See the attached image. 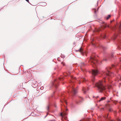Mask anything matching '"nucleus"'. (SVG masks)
I'll return each instance as SVG.
<instances>
[{
    "instance_id": "1",
    "label": "nucleus",
    "mask_w": 121,
    "mask_h": 121,
    "mask_svg": "<svg viewBox=\"0 0 121 121\" xmlns=\"http://www.w3.org/2000/svg\"><path fill=\"white\" fill-rule=\"evenodd\" d=\"M110 68H107L106 69L105 71L102 72L101 74L103 78V80L99 81L95 84L97 88L100 92H103L105 91L106 89L104 85L103 82H106V80H108L109 82H110V80L108 79L109 77H111L113 76V73H111L110 71Z\"/></svg>"
},
{
    "instance_id": "2",
    "label": "nucleus",
    "mask_w": 121,
    "mask_h": 121,
    "mask_svg": "<svg viewBox=\"0 0 121 121\" xmlns=\"http://www.w3.org/2000/svg\"><path fill=\"white\" fill-rule=\"evenodd\" d=\"M89 62L90 63H91L93 65V67L94 65L96 66L98 63V61L96 59L95 54L92 55L90 58V59L89 61Z\"/></svg>"
},
{
    "instance_id": "3",
    "label": "nucleus",
    "mask_w": 121,
    "mask_h": 121,
    "mask_svg": "<svg viewBox=\"0 0 121 121\" xmlns=\"http://www.w3.org/2000/svg\"><path fill=\"white\" fill-rule=\"evenodd\" d=\"M74 79L76 80L77 82L79 84L81 83V81H82L83 82H85L86 81V79L84 77H80L77 79L76 77L73 78Z\"/></svg>"
},
{
    "instance_id": "4",
    "label": "nucleus",
    "mask_w": 121,
    "mask_h": 121,
    "mask_svg": "<svg viewBox=\"0 0 121 121\" xmlns=\"http://www.w3.org/2000/svg\"><path fill=\"white\" fill-rule=\"evenodd\" d=\"M74 84L73 82L71 83V86H70V87L71 89V92L73 95L76 94L77 92V89L76 88H74L73 87V85Z\"/></svg>"
},
{
    "instance_id": "5",
    "label": "nucleus",
    "mask_w": 121,
    "mask_h": 121,
    "mask_svg": "<svg viewBox=\"0 0 121 121\" xmlns=\"http://www.w3.org/2000/svg\"><path fill=\"white\" fill-rule=\"evenodd\" d=\"M92 73L93 76H95L99 73L98 70L97 69H92Z\"/></svg>"
},
{
    "instance_id": "6",
    "label": "nucleus",
    "mask_w": 121,
    "mask_h": 121,
    "mask_svg": "<svg viewBox=\"0 0 121 121\" xmlns=\"http://www.w3.org/2000/svg\"><path fill=\"white\" fill-rule=\"evenodd\" d=\"M62 96L61 97V99L60 100V101L62 103L64 102H65L66 104H67V102H66V100H64V96H65V94H62Z\"/></svg>"
},
{
    "instance_id": "7",
    "label": "nucleus",
    "mask_w": 121,
    "mask_h": 121,
    "mask_svg": "<svg viewBox=\"0 0 121 121\" xmlns=\"http://www.w3.org/2000/svg\"><path fill=\"white\" fill-rule=\"evenodd\" d=\"M89 89L88 87L87 88L83 87L82 88V90L84 93H85L86 92V91L88 90Z\"/></svg>"
},
{
    "instance_id": "8",
    "label": "nucleus",
    "mask_w": 121,
    "mask_h": 121,
    "mask_svg": "<svg viewBox=\"0 0 121 121\" xmlns=\"http://www.w3.org/2000/svg\"><path fill=\"white\" fill-rule=\"evenodd\" d=\"M78 99V101H76V102L77 103L82 102L83 99V98L81 97H79Z\"/></svg>"
},
{
    "instance_id": "9",
    "label": "nucleus",
    "mask_w": 121,
    "mask_h": 121,
    "mask_svg": "<svg viewBox=\"0 0 121 121\" xmlns=\"http://www.w3.org/2000/svg\"><path fill=\"white\" fill-rule=\"evenodd\" d=\"M113 55L112 54L111 55V56H110V57H107V59H104V60H105L106 61L109 60H110V59H109V57H110H110H111V58L112 57H113Z\"/></svg>"
},
{
    "instance_id": "10",
    "label": "nucleus",
    "mask_w": 121,
    "mask_h": 121,
    "mask_svg": "<svg viewBox=\"0 0 121 121\" xmlns=\"http://www.w3.org/2000/svg\"><path fill=\"white\" fill-rule=\"evenodd\" d=\"M119 31H120V32H119V36L120 37H121V36L120 35V33L121 32V25H120V26H119Z\"/></svg>"
},
{
    "instance_id": "11",
    "label": "nucleus",
    "mask_w": 121,
    "mask_h": 121,
    "mask_svg": "<svg viewBox=\"0 0 121 121\" xmlns=\"http://www.w3.org/2000/svg\"><path fill=\"white\" fill-rule=\"evenodd\" d=\"M106 98L105 97H102L99 100V102L105 99Z\"/></svg>"
},
{
    "instance_id": "12",
    "label": "nucleus",
    "mask_w": 121,
    "mask_h": 121,
    "mask_svg": "<svg viewBox=\"0 0 121 121\" xmlns=\"http://www.w3.org/2000/svg\"><path fill=\"white\" fill-rule=\"evenodd\" d=\"M76 51H79L81 53H82V50L81 48H80L78 50V51L76 50Z\"/></svg>"
},
{
    "instance_id": "13",
    "label": "nucleus",
    "mask_w": 121,
    "mask_h": 121,
    "mask_svg": "<svg viewBox=\"0 0 121 121\" xmlns=\"http://www.w3.org/2000/svg\"><path fill=\"white\" fill-rule=\"evenodd\" d=\"M67 114V113H64L63 115L62 113H61L60 114L61 116L62 117H63V116H65Z\"/></svg>"
},
{
    "instance_id": "14",
    "label": "nucleus",
    "mask_w": 121,
    "mask_h": 121,
    "mask_svg": "<svg viewBox=\"0 0 121 121\" xmlns=\"http://www.w3.org/2000/svg\"><path fill=\"white\" fill-rule=\"evenodd\" d=\"M107 87L108 89H110L112 88V86L111 85H108Z\"/></svg>"
},
{
    "instance_id": "15",
    "label": "nucleus",
    "mask_w": 121,
    "mask_h": 121,
    "mask_svg": "<svg viewBox=\"0 0 121 121\" xmlns=\"http://www.w3.org/2000/svg\"><path fill=\"white\" fill-rule=\"evenodd\" d=\"M108 115L107 114L106 116H104V117H103V118L104 119H106L108 118Z\"/></svg>"
},
{
    "instance_id": "16",
    "label": "nucleus",
    "mask_w": 121,
    "mask_h": 121,
    "mask_svg": "<svg viewBox=\"0 0 121 121\" xmlns=\"http://www.w3.org/2000/svg\"><path fill=\"white\" fill-rule=\"evenodd\" d=\"M118 36V35H115L114 36V37L113 38V39L114 40L117 37V36Z\"/></svg>"
},
{
    "instance_id": "17",
    "label": "nucleus",
    "mask_w": 121,
    "mask_h": 121,
    "mask_svg": "<svg viewBox=\"0 0 121 121\" xmlns=\"http://www.w3.org/2000/svg\"><path fill=\"white\" fill-rule=\"evenodd\" d=\"M117 121H121V119H120L118 117L117 118Z\"/></svg>"
},
{
    "instance_id": "18",
    "label": "nucleus",
    "mask_w": 121,
    "mask_h": 121,
    "mask_svg": "<svg viewBox=\"0 0 121 121\" xmlns=\"http://www.w3.org/2000/svg\"><path fill=\"white\" fill-rule=\"evenodd\" d=\"M110 17L111 15H108L106 17V19H108Z\"/></svg>"
},
{
    "instance_id": "19",
    "label": "nucleus",
    "mask_w": 121,
    "mask_h": 121,
    "mask_svg": "<svg viewBox=\"0 0 121 121\" xmlns=\"http://www.w3.org/2000/svg\"><path fill=\"white\" fill-rule=\"evenodd\" d=\"M101 37L103 38H105L106 37V36L105 35H102Z\"/></svg>"
},
{
    "instance_id": "20",
    "label": "nucleus",
    "mask_w": 121,
    "mask_h": 121,
    "mask_svg": "<svg viewBox=\"0 0 121 121\" xmlns=\"http://www.w3.org/2000/svg\"><path fill=\"white\" fill-rule=\"evenodd\" d=\"M86 64L84 63H82V64H81V66H85L86 65Z\"/></svg>"
},
{
    "instance_id": "21",
    "label": "nucleus",
    "mask_w": 121,
    "mask_h": 121,
    "mask_svg": "<svg viewBox=\"0 0 121 121\" xmlns=\"http://www.w3.org/2000/svg\"><path fill=\"white\" fill-rule=\"evenodd\" d=\"M59 80H63V78L62 77H60L59 78Z\"/></svg>"
},
{
    "instance_id": "22",
    "label": "nucleus",
    "mask_w": 121,
    "mask_h": 121,
    "mask_svg": "<svg viewBox=\"0 0 121 121\" xmlns=\"http://www.w3.org/2000/svg\"><path fill=\"white\" fill-rule=\"evenodd\" d=\"M99 48H104V47L103 46L101 45H99Z\"/></svg>"
},
{
    "instance_id": "23",
    "label": "nucleus",
    "mask_w": 121,
    "mask_h": 121,
    "mask_svg": "<svg viewBox=\"0 0 121 121\" xmlns=\"http://www.w3.org/2000/svg\"><path fill=\"white\" fill-rule=\"evenodd\" d=\"M61 64L63 65V66L65 65V64L64 62H62L61 63Z\"/></svg>"
},
{
    "instance_id": "24",
    "label": "nucleus",
    "mask_w": 121,
    "mask_h": 121,
    "mask_svg": "<svg viewBox=\"0 0 121 121\" xmlns=\"http://www.w3.org/2000/svg\"><path fill=\"white\" fill-rule=\"evenodd\" d=\"M40 88L41 90H43L44 88V87L43 86H42L40 87Z\"/></svg>"
},
{
    "instance_id": "25",
    "label": "nucleus",
    "mask_w": 121,
    "mask_h": 121,
    "mask_svg": "<svg viewBox=\"0 0 121 121\" xmlns=\"http://www.w3.org/2000/svg\"><path fill=\"white\" fill-rule=\"evenodd\" d=\"M108 120H109V121H116L115 120H110V119H108Z\"/></svg>"
},
{
    "instance_id": "26",
    "label": "nucleus",
    "mask_w": 121,
    "mask_h": 121,
    "mask_svg": "<svg viewBox=\"0 0 121 121\" xmlns=\"http://www.w3.org/2000/svg\"><path fill=\"white\" fill-rule=\"evenodd\" d=\"M43 3L44 5H45L46 4V3L45 2H43Z\"/></svg>"
},
{
    "instance_id": "27",
    "label": "nucleus",
    "mask_w": 121,
    "mask_h": 121,
    "mask_svg": "<svg viewBox=\"0 0 121 121\" xmlns=\"http://www.w3.org/2000/svg\"><path fill=\"white\" fill-rule=\"evenodd\" d=\"M109 111H110V112H111V111H112V109H111L110 108H109Z\"/></svg>"
},
{
    "instance_id": "28",
    "label": "nucleus",
    "mask_w": 121,
    "mask_h": 121,
    "mask_svg": "<svg viewBox=\"0 0 121 121\" xmlns=\"http://www.w3.org/2000/svg\"><path fill=\"white\" fill-rule=\"evenodd\" d=\"M120 79V80H121V76H120L119 78Z\"/></svg>"
},
{
    "instance_id": "29",
    "label": "nucleus",
    "mask_w": 121,
    "mask_h": 121,
    "mask_svg": "<svg viewBox=\"0 0 121 121\" xmlns=\"http://www.w3.org/2000/svg\"><path fill=\"white\" fill-rule=\"evenodd\" d=\"M112 67H114V68H115V65H112Z\"/></svg>"
},
{
    "instance_id": "30",
    "label": "nucleus",
    "mask_w": 121,
    "mask_h": 121,
    "mask_svg": "<svg viewBox=\"0 0 121 121\" xmlns=\"http://www.w3.org/2000/svg\"><path fill=\"white\" fill-rule=\"evenodd\" d=\"M98 97V96H93V97H96V98H97V97Z\"/></svg>"
},
{
    "instance_id": "31",
    "label": "nucleus",
    "mask_w": 121,
    "mask_h": 121,
    "mask_svg": "<svg viewBox=\"0 0 121 121\" xmlns=\"http://www.w3.org/2000/svg\"><path fill=\"white\" fill-rule=\"evenodd\" d=\"M104 109V108H102L101 109V111H102Z\"/></svg>"
},
{
    "instance_id": "32",
    "label": "nucleus",
    "mask_w": 121,
    "mask_h": 121,
    "mask_svg": "<svg viewBox=\"0 0 121 121\" xmlns=\"http://www.w3.org/2000/svg\"><path fill=\"white\" fill-rule=\"evenodd\" d=\"M119 60L120 62V63L121 64V58H120Z\"/></svg>"
},
{
    "instance_id": "33",
    "label": "nucleus",
    "mask_w": 121,
    "mask_h": 121,
    "mask_svg": "<svg viewBox=\"0 0 121 121\" xmlns=\"http://www.w3.org/2000/svg\"><path fill=\"white\" fill-rule=\"evenodd\" d=\"M26 0L27 2H29V0Z\"/></svg>"
},
{
    "instance_id": "34",
    "label": "nucleus",
    "mask_w": 121,
    "mask_h": 121,
    "mask_svg": "<svg viewBox=\"0 0 121 121\" xmlns=\"http://www.w3.org/2000/svg\"><path fill=\"white\" fill-rule=\"evenodd\" d=\"M92 78H93V79H94L95 78L94 76H93Z\"/></svg>"
},
{
    "instance_id": "35",
    "label": "nucleus",
    "mask_w": 121,
    "mask_h": 121,
    "mask_svg": "<svg viewBox=\"0 0 121 121\" xmlns=\"http://www.w3.org/2000/svg\"><path fill=\"white\" fill-rule=\"evenodd\" d=\"M49 108V106H48V110Z\"/></svg>"
},
{
    "instance_id": "36",
    "label": "nucleus",
    "mask_w": 121,
    "mask_h": 121,
    "mask_svg": "<svg viewBox=\"0 0 121 121\" xmlns=\"http://www.w3.org/2000/svg\"><path fill=\"white\" fill-rule=\"evenodd\" d=\"M102 121H104L103 120V119H102Z\"/></svg>"
},
{
    "instance_id": "37",
    "label": "nucleus",
    "mask_w": 121,
    "mask_h": 121,
    "mask_svg": "<svg viewBox=\"0 0 121 121\" xmlns=\"http://www.w3.org/2000/svg\"><path fill=\"white\" fill-rule=\"evenodd\" d=\"M92 82H94V79H92Z\"/></svg>"
},
{
    "instance_id": "38",
    "label": "nucleus",
    "mask_w": 121,
    "mask_h": 121,
    "mask_svg": "<svg viewBox=\"0 0 121 121\" xmlns=\"http://www.w3.org/2000/svg\"><path fill=\"white\" fill-rule=\"evenodd\" d=\"M55 83H54V84H53V85H55Z\"/></svg>"
},
{
    "instance_id": "39",
    "label": "nucleus",
    "mask_w": 121,
    "mask_h": 121,
    "mask_svg": "<svg viewBox=\"0 0 121 121\" xmlns=\"http://www.w3.org/2000/svg\"><path fill=\"white\" fill-rule=\"evenodd\" d=\"M120 104H121V106H120V107H121V103H120Z\"/></svg>"
},
{
    "instance_id": "40",
    "label": "nucleus",
    "mask_w": 121,
    "mask_h": 121,
    "mask_svg": "<svg viewBox=\"0 0 121 121\" xmlns=\"http://www.w3.org/2000/svg\"><path fill=\"white\" fill-rule=\"evenodd\" d=\"M47 115H46L45 116V117L47 116Z\"/></svg>"
},
{
    "instance_id": "41",
    "label": "nucleus",
    "mask_w": 121,
    "mask_h": 121,
    "mask_svg": "<svg viewBox=\"0 0 121 121\" xmlns=\"http://www.w3.org/2000/svg\"><path fill=\"white\" fill-rule=\"evenodd\" d=\"M120 111L121 112V109L120 110Z\"/></svg>"
},
{
    "instance_id": "42",
    "label": "nucleus",
    "mask_w": 121,
    "mask_h": 121,
    "mask_svg": "<svg viewBox=\"0 0 121 121\" xmlns=\"http://www.w3.org/2000/svg\"><path fill=\"white\" fill-rule=\"evenodd\" d=\"M59 58H58V60H59L58 59H59Z\"/></svg>"
},
{
    "instance_id": "43",
    "label": "nucleus",
    "mask_w": 121,
    "mask_h": 121,
    "mask_svg": "<svg viewBox=\"0 0 121 121\" xmlns=\"http://www.w3.org/2000/svg\"><path fill=\"white\" fill-rule=\"evenodd\" d=\"M67 110H67H66V111Z\"/></svg>"
}]
</instances>
